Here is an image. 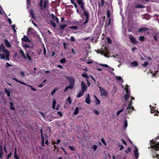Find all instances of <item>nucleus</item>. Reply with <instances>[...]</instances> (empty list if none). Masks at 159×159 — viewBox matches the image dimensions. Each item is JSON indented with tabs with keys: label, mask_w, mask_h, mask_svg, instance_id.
Masks as SVG:
<instances>
[{
	"label": "nucleus",
	"mask_w": 159,
	"mask_h": 159,
	"mask_svg": "<svg viewBox=\"0 0 159 159\" xmlns=\"http://www.w3.org/2000/svg\"><path fill=\"white\" fill-rule=\"evenodd\" d=\"M30 13L31 15L32 18L34 19L35 18L34 14V13L33 11L32 10H30Z\"/></svg>",
	"instance_id": "4be33fe9"
},
{
	"label": "nucleus",
	"mask_w": 159,
	"mask_h": 159,
	"mask_svg": "<svg viewBox=\"0 0 159 159\" xmlns=\"http://www.w3.org/2000/svg\"><path fill=\"white\" fill-rule=\"evenodd\" d=\"M149 63L148 61H145L143 65H142L144 67H145L146 66L148 65V64Z\"/></svg>",
	"instance_id": "49530a36"
},
{
	"label": "nucleus",
	"mask_w": 159,
	"mask_h": 159,
	"mask_svg": "<svg viewBox=\"0 0 159 159\" xmlns=\"http://www.w3.org/2000/svg\"><path fill=\"white\" fill-rule=\"evenodd\" d=\"M48 4V0H41L39 4V5L41 9H42L45 8Z\"/></svg>",
	"instance_id": "f03ea898"
},
{
	"label": "nucleus",
	"mask_w": 159,
	"mask_h": 159,
	"mask_svg": "<svg viewBox=\"0 0 159 159\" xmlns=\"http://www.w3.org/2000/svg\"><path fill=\"white\" fill-rule=\"evenodd\" d=\"M98 53H100L101 55H104V56L106 57H107V54H105L104 52L103 51H99Z\"/></svg>",
	"instance_id": "5701e85b"
},
{
	"label": "nucleus",
	"mask_w": 159,
	"mask_h": 159,
	"mask_svg": "<svg viewBox=\"0 0 159 159\" xmlns=\"http://www.w3.org/2000/svg\"><path fill=\"white\" fill-rule=\"evenodd\" d=\"M41 139H42V143L41 144L43 145V147H44V137H43V135L42 130H41Z\"/></svg>",
	"instance_id": "a211bd4d"
},
{
	"label": "nucleus",
	"mask_w": 159,
	"mask_h": 159,
	"mask_svg": "<svg viewBox=\"0 0 159 159\" xmlns=\"http://www.w3.org/2000/svg\"><path fill=\"white\" fill-rule=\"evenodd\" d=\"M70 89V86H68L66 87L64 91V92L68 90V89Z\"/></svg>",
	"instance_id": "bf43d9fd"
},
{
	"label": "nucleus",
	"mask_w": 159,
	"mask_h": 159,
	"mask_svg": "<svg viewBox=\"0 0 159 159\" xmlns=\"http://www.w3.org/2000/svg\"><path fill=\"white\" fill-rule=\"evenodd\" d=\"M9 52L5 48L2 44L0 45V57L1 59H5L9 60Z\"/></svg>",
	"instance_id": "f257e3e1"
},
{
	"label": "nucleus",
	"mask_w": 159,
	"mask_h": 159,
	"mask_svg": "<svg viewBox=\"0 0 159 159\" xmlns=\"http://www.w3.org/2000/svg\"><path fill=\"white\" fill-rule=\"evenodd\" d=\"M139 40L141 41H143L144 39V36H140L139 37Z\"/></svg>",
	"instance_id": "09e8293b"
},
{
	"label": "nucleus",
	"mask_w": 159,
	"mask_h": 159,
	"mask_svg": "<svg viewBox=\"0 0 159 159\" xmlns=\"http://www.w3.org/2000/svg\"><path fill=\"white\" fill-rule=\"evenodd\" d=\"M93 112L94 113L97 115H98L99 114V112L97 110H94Z\"/></svg>",
	"instance_id": "603ef678"
},
{
	"label": "nucleus",
	"mask_w": 159,
	"mask_h": 159,
	"mask_svg": "<svg viewBox=\"0 0 159 159\" xmlns=\"http://www.w3.org/2000/svg\"><path fill=\"white\" fill-rule=\"evenodd\" d=\"M4 42L5 43V44L6 46L8 48H10L11 46L8 41H7V39H5L4 40Z\"/></svg>",
	"instance_id": "2eb2a0df"
},
{
	"label": "nucleus",
	"mask_w": 159,
	"mask_h": 159,
	"mask_svg": "<svg viewBox=\"0 0 159 159\" xmlns=\"http://www.w3.org/2000/svg\"><path fill=\"white\" fill-rule=\"evenodd\" d=\"M128 87V86L126 85V87L125 88L126 93L125 95L124 98L125 101H127L130 97V92L128 91L127 88Z\"/></svg>",
	"instance_id": "20e7f679"
},
{
	"label": "nucleus",
	"mask_w": 159,
	"mask_h": 159,
	"mask_svg": "<svg viewBox=\"0 0 159 159\" xmlns=\"http://www.w3.org/2000/svg\"><path fill=\"white\" fill-rule=\"evenodd\" d=\"M19 52L21 55L23 57L24 59H26V58H27L29 60H30V61H31V57H30L29 55L27 53H26V55H25V54L23 51L21 49H20V50H19Z\"/></svg>",
	"instance_id": "7ed1b4c3"
},
{
	"label": "nucleus",
	"mask_w": 159,
	"mask_h": 159,
	"mask_svg": "<svg viewBox=\"0 0 159 159\" xmlns=\"http://www.w3.org/2000/svg\"><path fill=\"white\" fill-rule=\"evenodd\" d=\"M134 98L133 97H131V100L130 101V102L129 103V104L128 105V107L127 108V110H128V112L129 113H130L129 111V109L131 107V106L132 105V100H134Z\"/></svg>",
	"instance_id": "1a4fd4ad"
},
{
	"label": "nucleus",
	"mask_w": 159,
	"mask_h": 159,
	"mask_svg": "<svg viewBox=\"0 0 159 159\" xmlns=\"http://www.w3.org/2000/svg\"><path fill=\"white\" fill-rule=\"evenodd\" d=\"M26 85L31 87V90L34 91H37L36 89H35L33 88L32 86H30V85H27V84H26Z\"/></svg>",
	"instance_id": "79ce46f5"
},
{
	"label": "nucleus",
	"mask_w": 159,
	"mask_h": 159,
	"mask_svg": "<svg viewBox=\"0 0 159 159\" xmlns=\"http://www.w3.org/2000/svg\"><path fill=\"white\" fill-rule=\"evenodd\" d=\"M70 40H71L72 41H75V39L73 36H71V39H70Z\"/></svg>",
	"instance_id": "338daca9"
},
{
	"label": "nucleus",
	"mask_w": 159,
	"mask_h": 159,
	"mask_svg": "<svg viewBox=\"0 0 159 159\" xmlns=\"http://www.w3.org/2000/svg\"><path fill=\"white\" fill-rule=\"evenodd\" d=\"M66 61V60L65 58L62 59L60 60V62L61 63H64Z\"/></svg>",
	"instance_id": "a19ab883"
},
{
	"label": "nucleus",
	"mask_w": 159,
	"mask_h": 159,
	"mask_svg": "<svg viewBox=\"0 0 159 159\" xmlns=\"http://www.w3.org/2000/svg\"><path fill=\"white\" fill-rule=\"evenodd\" d=\"M103 51L104 52L105 51L106 52L107 54L109 52V51L108 50L107 48V47H105L104 48V50H103Z\"/></svg>",
	"instance_id": "a18cd8bd"
},
{
	"label": "nucleus",
	"mask_w": 159,
	"mask_h": 159,
	"mask_svg": "<svg viewBox=\"0 0 159 159\" xmlns=\"http://www.w3.org/2000/svg\"><path fill=\"white\" fill-rule=\"evenodd\" d=\"M56 103V101L55 99H53V102H52V108H53L54 109H55V105Z\"/></svg>",
	"instance_id": "a878e982"
},
{
	"label": "nucleus",
	"mask_w": 159,
	"mask_h": 159,
	"mask_svg": "<svg viewBox=\"0 0 159 159\" xmlns=\"http://www.w3.org/2000/svg\"><path fill=\"white\" fill-rule=\"evenodd\" d=\"M135 7L136 8H143L145 7V6L140 4H137Z\"/></svg>",
	"instance_id": "f3484780"
},
{
	"label": "nucleus",
	"mask_w": 159,
	"mask_h": 159,
	"mask_svg": "<svg viewBox=\"0 0 159 159\" xmlns=\"http://www.w3.org/2000/svg\"><path fill=\"white\" fill-rule=\"evenodd\" d=\"M13 80H16V82L19 83H20L22 84H24V85H26V84H25V83L20 81H19V80H18L16 78H13Z\"/></svg>",
	"instance_id": "393cba45"
},
{
	"label": "nucleus",
	"mask_w": 159,
	"mask_h": 159,
	"mask_svg": "<svg viewBox=\"0 0 159 159\" xmlns=\"http://www.w3.org/2000/svg\"><path fill=\"white\" fill-rule=\"evenodd\" d=\"M10 109L11 110H14L15 109V107H13V103L12 102H11L10 103Z\"/></svg>",
	"instance_id": "2f4dec72"
},
{
	"label": "nucleus",
	"mask_w": 159,
	"mask_h": 159,
	"mask_svg": "<svg viewBox=\"0 0 159 159\" xmlns=\"http://www.w3.org/2000/svg\"><path fill=\"white\" fill-rule=\"evenodd\" d=\"M57 90V89H55L51 92V94L52 95L55 93L56 91Z\"/></svg>",
	"instance_id": "37998d69"
},
{
	"label": "nucleus",
	"mask_w": 159,
	"mask_h": 159,
	"mask_svg": "<svg viewBox=\"0 0 159 159\" xmlns=\"http://www.w3.org/2000/svg\"><path fill=\"white\" fill-rule=\"evenodd\" d=\"M124 124L123 126V127L125 129H126L128 125L127 120H124Z\"/></svg>",
	"instance_id": "b1692460"
},
{
	"label": "nucleus",
	"mask_w": 159,
	"mask_h": 159,
	"mask_svg": "<svg viewBox=\"0 0 159 159\" xmlns=\"http://www.w3.org/2000/svg\"><path fill=\"white\" fill-rule=\"evenodd\" d=\"M77 2L78 3L80 6L81 8L83 9V10L85 11L84 6V3L83 1L82 0H77Z\"/></svg>",
	"instance_id": "0eeeda50"
},
{
	"label": "nucleus",
	"mask_w": 159,
	"mask_h": 159,
	"mask_svg": "<svg viewBox=\"0 0 159 159\" xmlns=\"http://www.w3.org/2000/svg\"><path fill=\"white\" fill-rule=\"evenodd\" d=\"M60 142V139H57V140L56 142H55V143L54 144H58Z\"/></svg>",
	"instance_id": "e2e57ef3"
},
{
	"label": "nucleus",
	"mask_w": 159,
	"mask_h": 159,
	"mask_svg": "<svg viewBox=\"0 0 159 159\" xmlns=\"http://www.w3.org/2000/svg\"><path fill=\"white\" fill-rule=\"evenodd\" d=\"M107 39L108 43H111V41L109 37H107Z\"/></svg>",
	"instance_id": "ea45409f"
},
{
	"label": "nucleus",
	"mask_w": 159,
	"mask_h": 159,
	"mask_svg": "<svg viewBox=\"0 0 159 159\" xmlns=\"http://www.w3.org/2000/svg\"><path fill=\"white\" fill-rule=\"evenodd\" d=\"M116 79L118 80H121V77L120 76H116Z\"/></svg>",
	"instance_id": "6e6d98bb"
},
{
	"label": "nucleus",
	"mask_w": 159,
	"mask_h": 159,
	"mask_svg": "<svg viewBox=\"0 0 159 159\" xmlns=\"http://www.w3.org/2000/svg\"><path fill=\"white\" fill-rule=\"evenodd\" d=\"M52 19L54 20V21L56 22L57 23H58V19L57 17L55 16H54V15L53 14H52Z\"/></svg>",
	"instance_id": "ddd939ff"
},
{
	"label": "nucleus",
	"mask_w": 159,
	"mask_h": 159,
	"mask_svg": "<svg viewBox=\"0 0 159 159\" xmlns=\"http://www.w3.org/2000/svg\"><path fill=\"white\" fill-rule=\"evenodd\" d=\"M11 27H12L14 31L15 32H16V30L15 29L16 25H11Z\"/></svg>",
	"instance_id": "3c124183"
},
{
	"label": "nucleus",
	"mask_w": 159,
	"mask_h": 159,
	"mask_svg": "<svg viewBox=\"0 0 159 159\" xmlns=\"http://www.w3.org/2000/svg\"><path fill=\"white\" fill-rule=\"evenodd\" d=\"M67 102L66 103V105H64V107H66V106H68L70 104V97H68L67 100Z\"/></svg>",
	"instance_id": "bb28decb"
},
{
	"label": "nucleus",
	"mask_w": 159,
	"mask_h": 159,
	"mask_svg": "<svg viewBox=\"0 0 159 159\" xmlns=\"http://www.w3.org/2000/svg\"><path fill=\"white\" fill-rule=\"evenodd\" d=\"M84 91L82 90H81L79 92V93L77 95V97L78 98H80L83 96L84 94Z\"/></svg>",
	"instance_id": "dca6fc26"
},
{
	"label": "nucleus",
	"mask_w": 159,
	"mask_h": 159,
	"mask_svg": "<svg viewBox=\"0 0 159 159\" xmlns=\"http://www.w3.org/2000/svg\"><path fill=\"white\" fill-rule=\"evenodd\" d=\"M131 64L133 65L134 66H137L138 65V63L136 61H134L131 63Z\"/></svg>",
	"instance_id": "473e14b6"
},
{
	"label": "nucleus",
	"mask_w": 159,
	"mask_h": 159,
	"mask_svg": "<svg viewBox=\"0 0 159 159\" xmlns=\"http://www.w3.org/2000/svg\"><path fill=\"white\" fill-rule=\"evenodd\" d=\"M5 93H6V94L7 95V96L8 97H9L10 96V94L9 92L6 89H5Z\"/></svg>",
	"instance_id": "c9c22d12"
},
{
	"label": "nucleus",
	"mask_w": 159,
	"mask_h": 159,
	"mask_svg": "<svg viewBox=\"0 0 159 159\" xmlns=\"http://www.w3.org/2000/svg\"><path fill=\"white\" fill-rule=\"evenodd\" d=\"M129 39L130 40L131 42L133 44H136L137 43V41L133 37V35L131 34L129 35Z\"/></svg>",
	"instance_id": "423d86ee"
},
{
	"label": "nucleus",
	"mask_w": 159,
	"mask_h": 159,
	"mask_svg": "<svg viewBox=\"0 0 159 159\" xmlns=\"http://www.w3.org/2000/svg\"><path fill=\"white\" fill-rule=\"evenodd\" d=\"M28 32L31 33H34L35 31L33 28L30 27L28 29Z\"/></svg>",
	"instance_id": "412c9836"
},
{
	"label": "nucleus",
	"mask_w": 159,
	"mask_h": 159,
	"mask_svg": "<svg viewBox=\"0 0 159 159\" xmlns=\"http://www.w3.org/2000/svg\"><path fill=\"white\" fill-rule=\"evenodd\" d=\"M50 23L51 25L52 26H53V27H56V24L55 23L53 22L52 21H51Z\"/></svg>",
	"instance_id": "8fccbe9b"
},
{
	"label": "nucleus",
	"mask_w": 159,
	"mask_h": 159,
	"mask_svg": "<svg viewBox=\"0 0 159 159\" xmlns=\"http://www.w3.org/2000/svg\"><path fill=\"white\" fill-rule=\"evenodd\" d=\"M77 28V27L76 26H70V28H72L73 29H76Z\"/></svg>",
	"instance_id": "0e129e2a"
},
{
	"label": "nucleus",
	"mask_w": 159,
	"mask_h": 159,
	"mask_svg": "<svg viewBox=\"0 0 159 159\" xmlns=\"http://www.w3.org/2000/svg\"><path fill=\"white\" fill-rule=\"evenodd\" d=\"M107 16L108 17L110 18V13L109 10H107Z\"/></svg>",
	"instance_id": "4d7b16f0"
},
{
	"label": "nucleus",
	"mask_w": 159,
	"mask_h": 159,
	"mask_svg": "<svg viewBox=\"0 0 159 159\" xmlns=\"http://www.w3.org/2000/svg\"><path fill=\"white\" fill-rule=\"evenodd\" d=\"M148 30V28H142L139 29V30L138 32L139 33L143 31H147Z\"/></svg>",
	"instance_id": "6ab92c4d"
},
{
	"label": "nucleus",
	"mask_w": 159,
	"mask_h": 159,
	"mask_svg": "<svg viewBox=\"0 0 159 159\" xmlns=\"http://www.w3.org/2000/svg\"><path fill=\"white\" fill-rule=\"evenodd\" d=\"M118 147L120 148V149H119L120 150H122L124 148V146L121 145L120 143H118Z\"/></svg>",
	"instance_id": "c756f323"
},
{
	"label": "nucleus",
	"mask_w": 159,
	"mask_h": 159,
	"mask_svg": "<svg viewBox=\"0 0 159 159\" xmlns=\"http://www.w3.org/2000/svg\"><path fill=\"white\" fill-rule=\"evenodd\" d=\"M79 108L78 107H76L75 108V110L74 112V114L75 115H76L78 112Z\"/></svg>",
	"instance_id": "4c0bfd02"
},
{
	"label": "nucleus",
	"mask_w": 159,
	"mask_h": 159,
	"mask_svg": "<svg viewBox=\"0 0 159 159\" xmlns=\"http://www.w3.org/2000/svg\"><path fill=\"white\" fill-rule=\"evenodd\" d=\"M46 50L45 48L43 47V54L45 55V56L46 57Z\"/></svg>",
	"instance_id": "5fc2aeb1"
},
{
	"label": "nucleus",
	"mask_w": 159,
	"mask_h": 159,
	"mask_svg": "<svg viewBox=\"0 0 159 159\" xmlns=\"http://www.w3.org/2000/svg\"><path fill=\"white\" fill-rule=\"evenodd\" d=\"M99 89L101 92V95H102L106 96L108 95V93L104 89L102 88L101 87H100Z\"/></svg>",
	"instance_id": "39448f33"
},
{
	"label": "nucleus",
	"mask_w": 159,
	"mask_h": 159,
	"mask_svg": "<svg viewBox=\"0 0 159 159\" xmlns=\"http://www.w3.org/2000/svg\"><path fill=\"white\" fill-rule=\"evenodd\" d=\"M85 102L88 104H89L90 103V95L89 94H88L87 95V97L86 99Z\"/></svg>",
	"instance_id": "4468645a"
},
{
	"label": "nucleus",
	"mask_w": 159,
	"mask_h": 159,
	"mask_svg": "<svg viewBox=\"0 0 159 159\" xmlns=\"http://www.w3.org/2000/svg\"><path fill=\"white\" fill-rule=\"evenodd\" d=\"M66 26V25H61L59 26V27L61 29H63Z\"/></svg>",
	"instance_id": "72a5a7b5"
},
{
	"label": "nucleus",
	"mask_w": 159,
	"mask_h": 159,
	"mask_svg": "<svg viewBox=\"0 0 159 159\" xmlns=\"http://www.w3.org/2000/svg\"><path fill=\"white\" fill-rule=\"evenodd\" d=\"M81 88L82 90L84 91H86L87 89L86 85L83 82V81H82L81 82Z\"/></svg>",
	"instance_id": "9b49d317"
},
{
	"label": "nucleus",
	"mask_w": 159,
	"mask_h": 159,
	"mask_svg": "<svg viewBox=\"0 0 159 159\" xmlns=\"http://www.w3.org/2000/svg\"><path fill=\"white\" fill-rule=\"evenodd\" d=\"M121 141H122V142L125 145H127V143H126V142L122 139H121Z\"/></svg>",
	"instance_id": "774afa93"
},
{
	"label": "nucleus",
	"mask_w": 159,
	"mask_h": 159,
	"mask_svg": "<svg viewBox=\"0 0 159 159\" xmlns=\"http://www.w3.org/2000/svg\"><path fill=\"white\" fill-rule=\"evenodd\" d=\"M134 154L135 158L137 159L139 157V153L138 152V149L136 147H135V148L134 151Z\"/></svg>",
	"instance_id": "f8f14e48"
},
{
	"label": "nucleus",
	"mask_w": 159,
	"mask_h": 159,
	"mask_svg": "<svg viewBox=\"0 0 159 159\" xmlns=\"http://www.w3.org/2000/svg\"><path fill=\"white\" fill-rule=\"evenodd\" d=\"M101 141L106 146V143L105 141V140H104V139H102L101 140Z\"/></svg>",
	"instance_id": "680f3d73"
},
{
	"label": "nucleus",
	"mask_w": 159,
	"mask_h": 159,
	"mask_svg": "<svg viewBox=\"0 0 159 159\" xmlns=\"http://www.w3.org/2000/svg\"><path fill=\"white\" fill-rule=\"evenodd\" d=\"M14 157L16 159H19V158L17 154L14 155Z\"/></svg>",
	"instance_id": "052dcab7"
},
{
	"label": "nucleus",
	"mask_w": 159,
	"mask_h": 159,
	"mask_svg": "<svg viewBox=\"0 0 159 159\" xmlns=\"http://www.w3.org/2000/svg\"><path fill=\"white\" fill-rule=\"evenodd\" d=\"M57 113L58 115H60L61 116H62L63 115L62 113L60 111H57Z\"/></svg>",
	"instance_id": "13d9d810"
},
{
	"label": "nucleus",
	"mask_w": 159,
	"mask_h": 159,
	"mask_svg": "<svg viewBox=\"0 0 159 159\" xmlns=\"http://www.w3.org/2000/svg\"><path fill=\"white\" fill-rule=\"evenodd\" d=\"M108 70L111 71H113L114 70V69L108 66Z\"/></svg>",
	"instance_id": "c03bdc74"
},
{
	"label": "nucleus",
	"mask_w": 159,
	"mask_h": 159,
	"mask_svg": "<svg viewBox=\"0 0 159 159\" xmlns=\"http://www.w3.org/2000/svg\"><path fill=\"white\" fill-rule=\"evenodd\" d=\"M105 3V1L104 0H101V4H99V6L102 7L103 6Z\"/></svg>",
	"instance_id": "7c9ffc66"
},
{
	"label": "nucleus",
	"mask_w": 159,
	"mask_h": 159,
	"mask_svg": "<svg viewBox=\"0 0 159 159\" xmlns=\"http://www.w3.org/2000/svg\"><path fill=\"white\" fill-rule=\"evenodd\" d=\"M153 145H151L152 148L156 149V150L158 151L159 150V143H152Z\"/></svg>",
	"instance_id": "6e6552de"
},
{
	"label": "nucleus",
	"mask_w": 159,
	"mask_h": 159,
	"mask_svg": "<svg viewBox=\"0 0 159 159\" xmlns=\"http://www.w3.org/2000/svg\"><path fill=\"white\" fill-rule=\"evenodd\" d=\"M94 96L96 99V103L98 104H100V101L98 99L96 96Z\"/></svg>",
	"instance_id": "58836bf2"
},
{
	"label": "nucleus",
	"mask_w": 159,
	"mask_h": 159,
	"mask_svg": "<svg viewBox=\"0 0 159 159\" xmlns=\"http://www.w3.org/2000/svg\"><path fill=\"white\" fill-rule=\"evenodd\" d=\"M131 152V149L129 147H128L127 150L125 151V152L128 154L129 152Z\"/></svg>",
	"instance_id": "e433bc0d"
},
{
	"label": "nucleus",
	"mask_w": 159,
	"mask_h": 159,
	"mask_svg": "<svg viewBox=\"0 0 159 159\" xmlns=\"http://www.w3.org/2000/svg\"><path fill=\"white\" fill-rule=\"evenodd\" d=\"M93 149L94 150V151H95L97 149V146L95 145H94L92 147Z\"/></svg>",
	"instance_id": "de8ad7c7"
},
{
	"label": "nucleus",
	"mask_w": 159,
	"mask_h": 159,
	"mask_svg": "<svg viewBox=\"0 0 159 159\" xmlns=\"http://www.w3.org/2000/svg\"><path fill=\"white\" fill-rule=\"evenodd\" d=\"M21 75L23 76L24 77L25 76V74L24 72L23 71H21L20 72Z\"/></svg>",
	"instance_id": "69168bd1"
},
{
	"label": "nucleus",
	"mask_w": 159,
	"mask_h": 159,
	"mask_svg": "<svg viewBox=\"0 0 159 159\" xmlns=\"http://www.w3.org/2000/svg\"><path fill=\"white\" fill-rule=\"evenodd\" d=\"M75 84V79L73 78H70V89L74 88Z\"/></svg>",
	"instance_id": "9d476101"
},
{
	"label": "nucleus",
	"mask_w": 159,
	"mask_h": 159,
	"mask_svg": "<svg viewBox=\"0 0 159 159\" xmlns=\"http://www.w3.org/2000/svg\"><path fill=\"white\" fill-rule=\"evenodd\" d=\"M100 65L101 66H104L105 67H107V68H108V66H109L108 65H107L106 64H100Z\"/></svg>",
	"instance_id": "864d4df0"
},
{
	"label": "nucleus",
	"mask_w": 159,
	"mask_h": 159,
	"mask_svg": "<svg viewBox=\"0 0 159 159\" xmlns=\"http://www.w3.org/2000/svg\"><path fill=\"white\" fill-rule=\"evenodd\" d=\"M82 75L83 77H85L87 80H88L89 77L88 75H87L86 73H84V74H82Z\"/></svg>",
	"instance_id": "f704fd0d"
},
{
	"label": "nucleus",
	"mask_w": 159,
	"mask_h": 159,
	"mask_svg": "<svg viewBox=\"0 0 159 159\" xmlns=\"http://www.w3.org/2000/svg\"><path fill=\"white\" fill-rule=\"evenodd\" d=\"M84 14L85 16L86 19H88L89 16L88 12L87 11H84Z\"/></svg>",
	"instance_id": "cd10ccee"
},
{
	"label": "nucleus",
	"mask_w": 159,
	"mask_h": 159,
	"mask_svg": "<svg viewBox=\"0 0 159 159\" xmlns=\"http://www.w3.org/2000/svg\"><path fill=\"white\" fill-rule=\"evenodd\" d=\"M124 107H123L122 109H121V110H120L119 111H118L116 113V115L117 116H118L120 113H121V112H122L123 111V110H124Z\"/></svg>",
	"instance_id": "c85d7f7f"
},
{
	"label": "nucleus",
	"mask_w": 159,
	"mask_h": 159,
	"mask_svg": "<svg viewBox=\"0 0 159 159\" xmlns=\"http://www.w3.org/2000/svg\"><path fill=\"white\" fill-rule=\"evenodd\" d=\"M22 40L26 42H30V40L28 38L27 36L25 35H24V38H22Z\"/></svg>",
	"instance_id": "aec40b11"
}]
</instances>
